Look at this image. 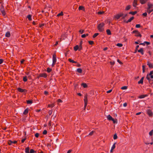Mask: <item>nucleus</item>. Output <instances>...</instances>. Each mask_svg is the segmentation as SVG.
Segmentation results:
<instances>
[{
	"label": "nucleus",
	"mask_w": 153,
	"mask_h": 153,
	"mask_svg": "<svg viewBox=\"0 0 153 153\" xmlns=\"http://www.w3.org/2000/svg\"><path fill=\"white\" fill-rule=\"evenodd\" d=\"M107 119L109 120H111L113 118L110 116V115H108L107 117Z\"/></svg>",
	"instance_id": "16"
},
{
	"label": "nucleus",
	"mask_w": 153,
	"mask_h": 153,
	"mask_svg": "<svg viewBox=\"0 0 153 153\" xmlns=\"http://www.w3.org/2000/svg\"><path fill=\"white\" fill-rule=\"evenodd\" d=\"M3 62V60L1 59H0V64H2Z\"/></svg>",
	"instance_id": "64"
},
{
	"label": "nucleus",
	"mask_w": 153,
	"mask_h": 153,
	"mask_svg": "<svg viewBox=\"0 0 153 153\" xmlns=\"http://www.w3.org/2000/svg\"><path fill=\"white\" fill-rule=\"evenodd\" d=\"M84 103H85V105H84V110H85V109L86 106L87 104V102H88L87 95H86L85 97V98L84 99Z\"/></svg>",
	"instance_id": "3"
},
{
	"label": "nucleus",
	"mask_w": 153,
	"mask_h": 153,
	"mask_svg": "<svg viewBox=\"0 0 153 153\" xmlns=\"http://www.w3.org/2000/svg\"><path fill=\"white\" fill-rule=\"evenodd\" d=\"M105 24L102 23L99 24L97 27L98 30L100 32H102L104 30V29L103 27L104 26Z\"/></svg>",
	"instance_id": "1"
},
{
	"label": "nucleus",
	"mask_w": 153,
	"mask_h": 153,
	"mask_svg": "<svg viewBox=\"0 0 153 153\" xmlns=\"http://www.w3.org/2000/svg\"><path fill=\"white\" fill-rule=\"evenodd\" d=\"M35 151L33 149H31L30 151V153H33L35 152Z\"/></svg>",
	"instance_id": "46"
},
{
	"label": "nucleus",
	"mask_w": 153,
	"mask_h": 153,
	"mask_svg": "<svg viewBox=\"0 0 153 153\" xmlns=\"http://www.w3.org/2000/svg\"><path fill=\"white\" fill-rule=\"evenodd\" d=\"M23 80L24 82H26V81H27V77L26 76H25V77H23Z\"/></svg>",
	"instance_id": "35"
},
{
	"label": "nucleus",
	"mask_w": 153,
	"mask_h": 153,
	"mask_svg": "<svg viewBox=\"0 0 153 153\" xmlns=\"http://www.w3.org/2000/svg\"><path fill=\"white\" fill-rule=\"evenodd\" d=\"M147 65L149 66V67L150 68H153V64H151V63L148 62H147Z\"/></svg>",
	"instance_id": "8"
},
{
	"label": "nucleus",
	"mask_w": 153,
	"mask_h": 153,
	"mask_svg": "<svg viewBox=\"0 0 153 153\" xmlns=\"http://www.w3.org/2000/svg\"><path fill=\"white\" fill-rule=\"evenodd\" d=\"M27 103L28 104H31L32 103V102L30 100H27Z\"/></svg>",
	"instance_id": "30"
},
{
	"label": "nucleus",
	"mask_w": 153,
	"mask_h": 153,
	"mask_svg": "<svg viewBox=\"0 0 153 153\" xmlns=\"http://www.w3.org/2000/svg\"><path fill=\"white\" fill-rule=\"evenodd\" d=\"M144 43L146 44L147 45H149L150 44V43L149 42L146 41L144 42Z\"/></svg>",
	"instance_id": "56"
},
{
	"label": "nucleus",
	"mask_w": 153,
	"mask_h": 153,
	"mask_svg": "<svg viewBox=\"0 0 153 153\" xmlns=\"http://www.w3.org/2000/svg\"><path fill=\"white\" fill-rule=\"evenodd\" d=\"M47 131L46 130H44L43 132V134H47Z\"/></svg>",
	"instance_id": "45"
},
{
	"label": "nucleus",
	"mask_w": 153,
	"mask_h": 153,
	"mask_svg": "<svg viewBox=\"0 0 153 153\" xmlns=\"http://www.w3.org/2000/svg\"><path fill=\"white\" fill-rule=\"evenodd\" d=\"M56 61V56L55 54H53V63L52 65V66H54Z\"/></svg>",
	"instance_id": "2"
},
{
	"label": "nucleus",
	"mask_w": 153,
	"mask_h": 153,
	"mask_svg": "<svg viewBox=\"0 0 153 153\" xmlns=\"http://www.w3.org/2000/svg\"><path fill=\"white\" fill-rule=\"evenodd\" d=\"M138 52L140 53L142 55L144 54L143 49V48H141L140 50H138Z\"/></svg>",
	"instance_id": "12"
},
{
	"label": "nucleus",
	"mask_w": 153,
	"mask_h": 153,
	"mask_svg": "<svg viewBox=\"0 0 153 153\" xmlns=\"http://www.w3.org/2000/svg\"><path fill=\"white\" fill-rule=\"evenodd\" d=\"M27 17L29 20H31V15H28Z\"/></svg>",
	"instance_id": "32"
},
{
	"label": "nucleus",
	"mask_w": 153,
	"mask_h": 153,
	"mask_svg": "<svg viewBox=\"0 0 153 153\" xmlns=\"http://www.w3.org/2000/svg\"><path fill=\"white\" fill-rule=\"evenodd\" d=\"M54 106V105L53 104H52V105H48V107H53Z\"/></svg>",
	"instance_id": "61"
},
{
	"label": "nucleus",
	"mask_w": 153,
	"mask_h": 153,
	"mask_svg": "<svg viewBox=\"0 0 153 153\" xmlns=\"http://www.w3.org/2000/svg\"><path fill=\"white\" fill-rule=\"evenodd\" d=\"M130 7L131 6L130 5L127 6L126 8V10H128L130 9Z\"/></svg>",
	"instance_id": "39"
},
{
	"label": "nucleus",
	"mask_w": 153,
	"mask_h": 153,
	"mask_svg": "<svg viewBox=\"0 0 153 153\" xmlns=\"http://www.w3.org/2000/svg\"><path fill=\"white\" fill-rule=\"evenodd\" d=\"M147 15V13L146 12H145L143 14V15L144 16H146Z\"/></svg>",
	"instance_id": "60"
},
{
	"label": "nucleus",
	"mask_w": 153,
	"mask_h": 153,
	"mask_svg": "<svg viewBox=\"0 0 153 153\" xmlns=\"http://www.w3.org/2000/svg\"><path fill=\"white\" fill-rule=\"evenodd\" d=\"M1 12L3 16H4L5 15V12L4 10L3 9L1 10Z\"/></svg>",
	"instance_id": "24"
},
{
	"label": "nucleus",
	"mask_w": 153,
	"mask_h": 153,
	"mask_svg": "<svg viewBox=\"0 0 153 153\" xmlns=\"http://www.w3.org/2000/svg\"><path fill=\"white\" fill-rule=\"evenodd\" d=\"M140 27V24H137L136 25V28H139Z\"/></svg>",
	"instance_id": "50"
},
{
	"label": "nucleus",
	"mask_w": 153,
	"mask_h": 153,
	"mask_svg": "<svg viewBox=\"0 0 153 153\" xmlns=\"http://www.w3.org/2000/svg\"><path fill=\"white\" fill-rule=\"evenodd\" d=\"M127 16V14H125V15L123 14V16L122 19H124L126 16Z\"/></svg>",
	"instance_id": "52"
},
{
	"label": "nucleus",
	"mask_w": 153,
	"mask_h": 153,
	"mask_svg": "<svg viewBox=\"0 0 153 153\" xmlns=\"http://www.w3.org/2000/svg\"><path fill=\"white\" fill-rule=\"evenodd\" d=\"M86 35H85V34H83L81 36V37L82 38H85L86 37Z\"/></svg>",
	"instance_id": "63"
},
{
	"label": "nucleus",
	"mask_w": 153,
	"mask_h": 153,
	"mask_svg": "<svg viewBox=\"0 0 153 153\" xmlns=\"http://www.w3.org/2000/svg\"><path fill=\"white\" fill-rule=\"evenodd\" d=\"M52 113V111L51 110H50L48 111V113L50 115H51Z\"/></svg>",
	"instance_id": "54"
},
{
	"label": "nucleus",
	"mask_w": 153,
	"mask_h": 153,
	"mask_svg": "<svg viewBox=\"0 0 153 153\" xmlns=\"http://www.w3.org/2000/svg\"><path fill=\"white\" fill-rule=\"evenodd\" d=\"M94 132V131H92L89 133V135H91L93 134Z\"/></svg>",
	"instance_id": "47"
},
{
	"label": "nucleus",
	"mask_w": 153,
	"mask_h": 153,
	"mask_svg": "<svg viewBox=\"0 0 153 153\" xmlns=\"http://www.w3.org/2000/svg\"><path fill=\"white\" fill-rule=\"evenodd\" d=\"M149 81V83L151 84H152L153 83V80L151 79H150V81Z\"/></svg>",
	"instance_id": "48"
},
{
	"label": "nucleus",
	"mask_w": 153,
	"mask_h": 153,
	"mask_svg": "<svg viewBox=\"0 0 153 153\" xmlns=\"http://www.w3.org/2000/svg\"><path fill=\"white\" fill-rule=\"evenodd\" d=\"M10 32H6L5 35V36L7 37H9L10 36Z\"/></svg>",
	"instance_id": "15"
},
{
	"label": "nucleus",
	"mask_w": 153,
	"mask_h": 153,
	"mask_svg": "<svg viewBox=\"0 0 153 153\" xmlns=\"http://www.w3.org/2000/svg\"><path fill=\"white\" fill-rule=\"evenodd\" d=\"M88 42H89V44L90 45L94 43V42L93 41H89Z\"/></svg>",
	"instance_id": "57"
},
{
	"label": "nucleus",
	"mask_w": 153,
	"mask_h": 153,
	"mask_svg": "<svg viewBox=\"0 0 153 153\" xmlns=\"http://www.w3.org/2000/svg\"><path fill=\"white\" fill-rule=\"evenodd\" d=\"M99 35V33H95L94 35L93 36V38H95L97 36Z\"/></svg>",
	"instance_id": "36"
},
{
	"label": "nucleus",
	"mask_w": 153,
	"mask_h": 153,
	"mask_svg": "<svg viewBox=\"0 0 153 153\" xmlns=\"http://www.w3.org/2000/svg\"><path fill=\"white\" fill-rule=\"evenodd\" d=\"M149 76L150 75H149V74H147L146 77V79L149 81H150V79H151L150 78Z\"/></svg>",
	"instance_id": "33"
},
{
	"label": "nucleus",
	"mask_w": 153,
	"mask_h": 153,
	"mask_svg": "<svg viewBox=\"0 0 153 153\" xmlns=\"http://www.w3.org/2000/svg\"><path fill=\"white\" fill-rule=\"evenodd\" d=\"M63 15V13L62 12H61V13H60L58 14L57 15V16H62V15Z\"/></svg>",
	"instance_id": "53"
},
{
	"label": "nucleus",
	"mask_w": 153,
	"mask_h": 153,
	"mask_svg": "<svg viewBox=\"0 0 153 153\" xmlns=\"http://www.w3.org/2000/svg\"><path fill=\"white\" fill-rule=\"evenodd\" d=\"M153 133V130H152L149 132V134L150 135L152 136V135Z\"/></svg>",
	"instance_id": "42"
},
{
	"label": "nucleus",
	"mask_w": 153,
	"mask_h": 153,
	"mask_svg": "<svg viewBox=\"0 0 153 153\" xmlns=\"http://www.w3.org/2000/svg\"><path fill=\"white\" fill-rule=\"evenodd\" d=\"M144 78V77H142L140 80L138 82V83L139 84H143V80Z\"/></svg>",
	"instance_id": "10"
},
{
	"label": "nucleus",
	"mask_w": 153,
	"mask_h": 153,
	"mask_svg": "<svg viewBox=\"0 0 153 153\" xmlns=\"http://www.w3.org/2000/svg\"><path fill=\"white\" fill-rule=\"evenodd\" d=\"M29 148L27 147L25 149V152L26 153H30L29 152Z\"/></svg>",
	"instance_id": "21"
},
{
	"label": "nucleus",
	"mask_w": 153,
	"mask_h": 153,
	"mask_svg": "<svg viewBox=\"0 0 153 153\" xmlns=\"http://www.w3.org/2000/svg\"><path fill=\"white\" fill-rule=\"evenodd\" d=\"M147 113L150 116H152V113L151 110H147Z\"/></svg>",
	"instance_id": "11"
},
{
	"label": "nucleus",
	"mask_w": 153,
	"mask_h": 153,
	"mask_svg": "<svg viewBox=\"0 0 153 153\" xmlns=\"http://www.w3.org/2000/svg\"><path fill=\"white\" fill-rule=\"evenodd\" d=\"M117 45L118 47H121L123 46V44L121 43H117Z\"/></svg>",
	"instance_id": "41"
},
{
	"label": "nucleus",
	"mask_w": 153,
	"mask_h": 153,
	"mask_svg": "<svg viewBox=\"0 0 153 153\" xmlns=\"http://www.w3.org/2000/svg\"><path fill=\"white\" fill-rule=\"evenodd\" d=\"M137 1H134L133 3V7H136L137 5Z\"/></svg>",
	"instance_id": "9"
},
{
	"label": "nucleus",
	"mask_w": 153,
	"mask_h": 153,
	"mask_svg": "<svg viewBox=\"0 0 153 153\" xmlns=\"http://www.w3.org/2000/svg\"><path fill=\"white\" fill-rule=\"evenodd\" d=\"M77 71L79 73H81L82 72V70L80 68L77 69Z\"/></svg>",
	"instance_id": "23"
},
{
	"label": "nucleus",
	"mask_w": 153,
	"mask_h": 153,
	"mask_svg": "<svg viewBox=\"0 0 153 153\" xmlns=\"http://www.w3.org/2000/svg\"><path fill=\"white\" fill-rule=\"evenodd\" d=\"M112 91V89H111V90H110L108 91H107L106 92L107 93H110V92H111Z\"/></svg>",
	"instance_id": "58"
},
{
	"label": "nucleus",
	"mask_w": 153,
	"mask_h": 153,
	"mask_svg": "<svg viewBox=\"0 0 153 153\" xmlns=\"http://www.w3.org/2000/svg\"><path fill=\"white\" fill-rule=\"evenodd\" d=\"M119 16H120V17H123V13H121L120 14H118Z\"/></svg>",
	"instance_id": "59"
},
{
	"label": "nucleus",
	"mask_w": 153,
	"mask_h": 153,
	"mask_svg": "<svg viewBox=\"0 0 153 153\" xmlns=\"http://www.w3.org/2000/svg\"><path fill=\"white\" fill-rule=\"evenodd\" d=\"M135 36H140L141 37V35L140 34V33L138 31L137 33L136 34Z\"/></svg>",
	"instance_id": "25"
},
{
	"label": "nucleus",
	"mask_w": 153,
	"mask_h": 153,
	"mask_svg": "<svg viewBox=\"0 0 153 153\" xmlns=\"http://www.w3.org/2000/svg\"><path fill=\"white\" fill-rule=\"evenodd\" d=\"M116 144V143H114V144L112 146L111 149H113L114 150V149H115V144Z\"/></svg>",
	"instance_id": "34"
},
{
	"label": "nucleus",
	"mask_w": 153,
	"mask_h": 153,
	"mask_svg": "<svg viewBox=\"0 0 153 153\" xmlns=\"http://www.w3.org/2000/svg\"><path fill=\"white\" fill-rule=\"evenodd\" d=\"M39 134L38 133H36L35 135V136L36 137H39Z\"/></svg>",
	"instance_id": "51"
},
{
	"label": "nucleus",
	"mask_w": 153,
	"mask_h": 153,
	"mask_svg": "<svg viewBox=\"0 0 153 153\" xmlns=\"http://www.w3.org/2000/svg\"><path fill=\"white\" fill-rule=\"evenodd\" d=\"M146 96L145 95H141L140 96L139 98L140 99H142L144 98Z\"/></svg>",
	"instance_id": "37"
},
{
	"label": "nucleus",
	"mask_w": 153,
	"mask_h": 153,
	"mask_svg": "<svg viewBox=\"0 0 153 153\" xmlns=\"http://www.w3.org/2000/svg\"><path fill=\"white\" fill-rule=\"evenodd\" d=\"M138 31L137 30H134L132 32L134 33H135L136 34V33H137L138 32Z\"/></svg>",
	"instance_id": "62"
},
{
	"label": "nucleus",
	"mask_w": 153,
	"mask_h": 153,
	"mask_svg": "<svg viewBox=\"0 0 153 153\" xmlns=\"http://www.w3.org/2000/svg\"><path fill=\"white\" fill-rule=\"evenodd\" d=\"M117 134H115L114 135V137H113L114 139V140H115L117 138Z\"/></svg>",
	"instance_id": "31"
},
{
	"label": "nucleus",
	"mask_w": 153,
	"mask_h": 153,
	"mask_svg": "<svg viewBox=\"0 0 153 153\" xmlns=\"http://www.w3.org/2000/svg\"><path fill=\"white\" fill-rule=\"evenodd\" d=\"M137 13V11H134V12H129V14H131L133 15H135Z\"/></svg>",
	"instance_id": "28"
},
{
	"label": "nucleus",
	"mask_w": 153,
	"mask_h": 153,
	"mask_svg": "<svg viewBox=\"0 0 153 153\" xmlns=\"http://www.w3.org/2000/svg\"><path fill=\"white\" fill-rule=\"evenodd\" d=\"M47 75L46 74H45V73L40 74V75H39V77H43L44 78L46 77H47Z\"/></svg>",
	"instance_id": "7"
},
{
	"label": "nucleus",
	"mask_w": 153,
	"mask_h": 153,
	"mask_svg": "<svg viewBox=\"0 0 153 153\" xmlns=\"http://www.w3.org/2000/svg\"><path fill=\"white\" fill-rule=\"evenodd\" d=\"M147 12L149 14H150L151 12L153 11V9L152 8L150 9H147Z\"/></svg>",
	"instance_id": "14"
},
{
	"label": "nucleus",
	"mask_w": 153,
	"mask_h": 153,
	"mask_svg": "<svg viewBox=\"0 0 153 153\" xmlns=\"http://www.w3.org/2000/svg\"><path fill=\"white\" fill-rule=\"evenodd\" d=\"M84 32V30H80L79 31V32L81 33V34H82V33H83Z\"/></svg>",
	"instance_id": "49"
},
{
	"label": "nucleus",
	"mask_w": 153,
	"mask_h": 153,
	"mask_svg": "<svg viewBox=\"0 0 153 153\" xmlns=\"http://www.w3.org/2000/svg\"><path fill=\"white\" fill-rule=\"evenodd\" d=\"M18 90L19 91L21 92H25L27 91V90H26L22 89L20 88H18Z\"/></svg>",
	"instance_id": "6"
},
{
	"label": "nucleus",
	"mask_w": 153,
	"mask_h": 153,
	"mask_svg": "<svg viewBox=\"0 0 153 153\" xmlns=\"http://www.w3.org/2000/svg\"><path fill=\"white\" fill-rule=\"evenodd\" d=\"M134 19V17L132 16L129 19L128 21L126 22V23L131 22L133 19Z\"/></svg>",
	"instance_id": "17"
},
{
	"label": "nucleus",
	"mask_w": 153,
	"mask_h": 153,
	"mask_svg": "<svg viewBox=\"0 0 153 153\" xmlns=\"http://www.w3.org/2000/svg\"><path fill=\"white\" fill-rule=\"evenodd\" d=\"M79 10H82L84 11L85 10V8H84V7L82 6H80L79 7Z\"/></svg>",
	"instance_id": "18"
},
{
	"label": "nucleus",
	"mask_w": 153,
	"mask_h": 153,
	"mask_svg": "<svg viewBox=\"0 0 153 153\" xmlns=\"http://www.w3.org/2000/svg\"><path fill=\"white\" fill-rule=\"evenodd\" d=\"M68 61H69L70 62H72L73 63H77V62H76L74 61L73 60L71 59H68Z\"/></svg>",
	"instance_id": "19"
},
{
	"label": "nucleus",
	"mask_w": 153,
	"mask_h": 153,
	"mask_svg": "<svg viewBox=\"0 0 153 153\" xmlns=\"http://www.w3.org/2000/svg\"><path fill=\"white\" fill-rule=\"evenodd\" d=\"M104 13V11H99L97 13L99 14H102L103 13Z\"/></svg>",
	"instance_id": "44"
},
{
	"label": "nucleus",
	"mask_w": 153,
	"mask_h": 153,
	"mask_svg": "<svg viewBox=\"0 0 153 153\" xmlns=\"http://www.w3.org/2000/svg\"><path fill=\"white\" fill-rule=\"evenodd\" d=\"M106 32H107V34L108 35H110L111 34V32L110 30L109 29H107L106 30Z\"/></svg>",
	"instance_id": "27"
},
{
	"label": "nucleus",
	"mask_w": 153,
	"mask_h": 153,
	"mask_svg": "<svg viewBox=\"0 0 153 153\" xmlns=\"http://www.w3.org/2000/svg\"><path fill=\"white\" fill-rule=\"evenodd\" d=\"M139 47V45H137L136 47V49H135V50L134 52V53H136L137 52V49H138V48Z\"/></svg>",
	"instance_id": "38"
},
{
	"label": "nucleus",
	"mask_w": 153,
	"mask_h": 153,
	"mask_svg": "<svg viewBox=\"0 0 153 153\" xmlns=\"http://www.w3.org/2000/svg\"><path fill=\"white\" fill-rule=\"evenodd\" d=\"M148 7L147 8V9H150L152 8L153 7V4L151 3H148L147 4Z\"/></svg>",
	"instance_id": "5"
},
{
	"label": "nucleus",
	"mask_w": 153,
	"mask_h": 153,
	"mask_svg": "<svg viewBox=\"0 0 153 153\" xmlns=\"http://www.w3.org/2000/svg\"><path fill=\"white\" fill-rule=\"evenodd\" d=\"M81 85L83 86V87L84 88H86L87 87V85L86 83H82V84Z\"/></svg>",
	"instance_id": "29"
},
{
	"label": "nucleus",
	"mask_w": 153,
	"mask_h": 153,
	"mask_svg": "<svg viewBox=\"0 0 153 153\" xmlns=\"http://www.w3.org/2000/svg\"><path fill=\"white\" fill-rule=\"evenodd\" d=\"M127 88V87L126 86H124L121 88V89L122 90L126 89Z\"/></svg>",
	"instance_id": "40"
},
{
	"label": "nucleus",
	"mask_w": 153,
	"mask_h": 153,
	"mask_svg": "<svg viewBox=\"0 0 153 153\" xmlns=\"http://www.w3.org/2000/svg\"><path fill=\"white\" fill-rule=\"evenodd\" d=\"M16 141H12L11 140H9L8 141V144L9 145H10L12 144V143H17Z\"/></svg>",
	"instance_id": "4"
},
{
	"label": "nucleus",
	"mask_w": 153,
	"mask_h": 153,
	"mask_svg": "<svg viewBox=\"0 0 153 153\" xmlns=\"http://www.w3.org/2000/svg\"><path fill=\"white\" fill-rule=\"evenodd\" d=\"M114 18L117 19H119L120 18V16L119 14H117L114 16Z\"/></svg>",
	"instance_id": "26"
},
{
	"label": "nucleus",
	"mask_w": 153,
	"mask_h": 153,
	"mask_svg": "<svg viewBox=\"0 0 153 153\" xmlns=\"http://www.w3.org/2000/svg\"><path fill=\"white\" fill-rule=\"evenodd\" d=\"M79 48V46L76 45L74 47V49L75 51H76Z\"/></svg>",
	"instance_id": "22"
},
{
	"label": "nucleus",
	"mask_w": 153,
	"mask_h": 153,
	"mask_svg": "<svg viewBox=\"0 0 153 153\" xmlns=\"http://www.w3.org/2000/svg\"><path fill=\"white\" fill-rule=\"evenodd\" d=\"M148 0H140V3L142 4H143L145 3Z\"/></svg>",
	"instance_id": "13"
},
{
	"label": "nucleus",
	"mask_w": 153,
	"mask_h": 153,
	"mask_svg": "<svg viewBox=\"0 0 153 153\" xmlns=\"http://www.w3.org/2000/svg\"><path fill=\"white\" fill-rule=\"evenodd\" d=\"M51 71V69L50 68H48L47 69V71L49 73V72H50Z\"/></svg>",
	"instance_id": "43"
},
{
	"label": "nucleus",
	"mask_w": 153,
	"mask_h": 153,
	"mask_svg": "<svg viewBox=\"0 0 153 153\" xmlns=\"http://www.w3.org/2000/svg\"><path fill=\"white\" fill-rule=\"evenodd\" d=\"M152 74H153V71H150V73L149 74V75L150 76H151V75H152Z\"/></svg>",
	"instance_id": "55"
},
{
	"label": "nucleus",
	"mask_w": 153,
	"mask_h": 153,
	"mask_svg": "<svg viewBox=\"0 0 153 153\" xmlns=\"http://www.w3.org/2000/svg\"><path fill=\"white\" fill-rule=\"evenodd\" d=\"M28 109L27 108H26L24 111L23 112V114H26L28 113Z\"/></svg>",
	"instance_id": "20"
}]
</instances>
